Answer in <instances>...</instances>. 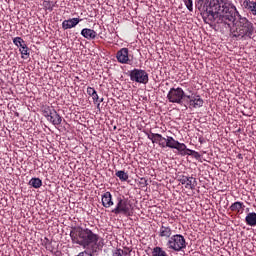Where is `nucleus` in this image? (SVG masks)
Here are the masks:
<instances>
[{"instance_id": "1", "label": "nucleus", "mask_w": 256, "mask_h": 256, "mask_svg": "<svg viewBox=\"0 0 256 256\" xmlns=\"http://www.w3.org/2000/svg\"><path fill=\"white\" fill-rule=\"evenodd\" d=\"M195 6L204 22L214 25L220 31L231 29V25L235 23L237 7L229 4L228 0H196Z\"/></svg>"}, {"instance_id": "2", "label": "nucleus", "mask_w": 256, "mask_h": 256, "mask_svg": "<svg viewBox=\"0 0 256 256\" xmlns=\"http://www.w3.org/2000/svg\"><path fill=\"white\" fill-rule=\"evenodd\" d=\"M235 25V29L231 28H224L228 29L235 39H253V35H255V26L253 22L249 21L247 17L241 16L239 11L235 14V20L232 23Z\"/></svg>"}, {"instance_id": "3", "label": "nucleus", "mask_w": 256, "mask_h": 256, "mask_svg": "<svg viewBox=\"0 0 256 256\" xmlns=\"http://www.w3.org/2000/svg\"><path fill=\"white\" fill-rule=\"evenodd\" d=\"M70 237L72 239V243L80 245L83 249H87V247L91 245H97L99 242V235L93 233L89 228L79 226L71 229Z\"/></svg>"}, {"instance_id": "4", "label": "nucleus", "mask_w": 256, "mask_h": 256, "mask_svg": "<svg viewBox=\"0 0 256 256\" xmlns=\"http://www.w3.org/2000/svg\"><path fill=\"white\" fill-rule=\"evenodd\" d=\"M116 207L112 210L114 215H124L125 217H131L133 215V205L131 201L127 199L117 198Z\"/></svg>"}, {"instance_id": "5", "label": "nucleus", "mask_w": 256, "mask_h": 256, "mask_svg": "<svg viewBox=\"0 0 256 256\" xmlns=\"http://www.w3.org/2000/svg\"><path fill=\"white\" fill-rule=\"evenodd\" d=\"M168 249H172V251H183L186 249L187 242L185 241V237L181 234H175L171 238H169L167 242Z\"/></svg>"}, {"instance_id": "6", "label": "nucleus", "mask_w": 256, "mask_h": 256, "mask_svg": "<svg viewBox=\"0 0 256 256\" xmlns=\"http://www.w3.org/2000/svg\"><path fill=\"white\" fill-rule=\"evenodd\" d=\"M130 80L134 83H140L142 85H147L149 83V74L143 69H133L129 73Z\"/></svg>"}, {"instance_id": "7", "label": "nucleus", "mask_w": 256, "mask_h": 256, "mask_svg": "<svg viewBox=\"0 0 256 256\" xmlns=\"http://www.w3.org/2000/svg\"><path fill=\"white\" fill-rule=\"evenodd\" d=\"M167 99L170 103H177L178 105H183V100L185 99V91L183 88H171L168 92Z\"/></svg>"}, {"instance_id": "8", "label": "nucleus", "mask_w": 256, "mask_h": 256, "mask_svg": "<svg viewBox=\"0 0 256 256\" xmlns=\"http://www.w3.org/2000/svg\"><path fill=\"white\" fill-rule=\"evenodd\" d=\"M116 59L118 63L122 65H131V59H129V48H122L116 53Z\"/></svg>"}, {"instance_id": "9", "label": "nucleus", "mask_w": 256, "mask_h": 256, "mask_svg": "<svg viewBox=\"0 0 256 256\" xmlns=\"http://www.w3.org/2000/svg\"><path fill=\"white\" fill-rule=\"evenodd\" d=\"M179 183H181V185H185V189H195V187H197V179L185 175L179 176L178 178Z\"/></svg>"}, {"instance_id": "10", "label": "nucleus", "mask_w": 256, "mask_h": 256, "mask_svg": "<svg viewBox=\"0 0 256 256\" xmlns=\"http://www.w3.org/2000/svg\"><path fill=\"white\" fill-rule=\"evenodd\" d=\"M173 235V228L167 223H162L158 231V237L161 239H171Z\"/></svg>"}, {"instance_id": "11", "label": "nucleus", "mask_w": 256, "mask_h": 256, "mask_svg": "<svg viewBox=\"0 0 256 256\" xmlns=\"http://www.w3.org/2000/svg\"><path fill=\"white\" fill-rule=\"evenodd\" d=\"M81 21L82 20L79 18H71L68 20H64L62 22V29H64V31H67V29H73V27H77V25H79Z\"/></svg>"}, {"instance_id": "12", "label": "nucleus", "mask_w": 256, "mask_h": 256, "mask_svg": "<svg viewBox=\"0 0 256 256\" xmlns=\"http://www.w3.org/2000/svg\"><path fill=\"white\" fill-rule=\"evenodd\" d=\"M148 139H150L152 143H157L159 147H161L162 149H165V142H161V141H165L166 139L165 137H163V135L158 133H152L148 135Z\"/></svg>"}, {"instance_id": "13", "label": "nucleus", "mask_w": 256, "mask_h": 256, "mask_svg": "<svg viewBox=\"0 0 256 256\" xmlns=\"http://www.w3.org/2000/svg\"><path fill=\"white\" fill-rule=\"evenodd\" d=\"M47 119L52 125H61L63 122V117L57 113L56 109H52V114Z\"/></svg>"}, {"instance_id": "14", "label": "nucleus", "mask_w": 256, "mask_h": 256, "mask_svg": "<svg viewBox=\"0 0 256 256\" xmlns=\"http://www.w3.org/2000/svg\"><path fill=\"white\" fill-rule=\"evenodd\" d=\"M102 205L106 209H109V207H112V205H113V196L111 195V192H106L102 195Z\"/></svg>"}, {"instance_id": "15", "label": "nucleus", "mask_w": 256, "mask_h": 256, "mask_svg": "<svg viewBox=\"0 0 256 256\" xmlns=\"http://www.w3.org/2000/svg\"><path fill=\"white\" fill-rule=\"evenodd\" d=\"M242 7L244 9H247L252 15L256 16V2H253L251 0H244L242 3Z\"/></svg>"}, {"instance_id": "16", "label": "nucleus", "mask_w": 256, "mask_h": 256, "mask_svg": "<svg viewBox=\"0 0 256 256\" xmlns=\"http://www.w3.org/2000/svg\"><path fill=\"white\" fill-rule=\"evenodd\" d=\"M81 35H82V37H84V39H88V40H92L97 37V33L95 32V30L90 29V28L82 29Z\"/></svg>"}, {"instance_id": "17", "label": "nucleus", "mask_w": 256, "mask_h": 256, "mask_svg": "<svg viewBox=\"0 0 256 256\" xmlns=\"http://www.w3.org/2000/svg\"><path fill=\"white\" fill-rule=\"evenodd\" d=\"M204 101L202 100L201 96L195 94L194 98L189 101L190 107H194V109H199V107H203Z\"/></svg>"}, {"instance_id": "18", "label": "nucleus", "mask_w": 256, "mask_h": 256, "mask_svg": "<svg viewBox=\"0 0 256 256\" xmlns=\"http://www.w3.org/2000/svg\"><path fill=\"white\" fill-rule=\"evenodd\" d=\"M245 223L246 225H249V227H256V213H248L245 217Z\"/></svg>"}, {"instance_id": "19", "label": "nucleus", "mask_w": 256, "mask_h": 256, "mask_svg": "<svg viewBox=\"0 0 256 256\" xmlns=\"http://www.w3.org/2000/svg\"><path fill=\"white\" fill-rule=\"evenodd\" d=\"M164 141H166L165 147H169V149H176L177 143H179V141L175 140V138L171 136H167Z\"/></svg>"}, {"instance_id": "20", "label": "nucleus", "mask_w": 256, "mask_h": 256, "mask_svg": "<svg viewBox=\"0 0 256 256\" xmlns=\"http://www.w3.org/2000/svg\"><path fill=\"white\" fill-rule=\"evenodd\" d=\"M244 207H245V204H243V202L237 201L230 206V211H234L235 213H243L241 209H243Z\"/></svg>"}, {"instance_id": "21", "label": "nucleus", "mask_w": 256, "mask_h": 256, "mask_svg": "<svg viewBox=\"0 0 256 256\" xmlns=\"http://www.w3.org/2000/svg\"><path fill=\"white\" fill-rule=\"evenodd\" d=\"M87 93L90 97H92L94 103H99V95L97 94V91L93 87L87 88Z\"/></svg>"}, {"instance_id": "22", "label": "nucleus", "mask_w": 256, "mask_h": 256, "mask_svg": "<svg viewBox=\"0 0 256 256\" xmlns=\"http://www.w3.org/2000/svg\"><path fill=\"white\" fill-rule=\"evenodd\" d=\"M29 185H31V187H34V189H40L43 186V181H41L40 178H32L29 181Z\"/></svg>"}, {"instance_id": "23", "label": "nucleus", "mask_w": 256, "mask_h": 256, "mask_svg": "<svg viewBox=\"0 0 256 256\" xmlns=\"http://www.w3.org/2000/svg\"><path fill=\"white\" fill-rule=\"evenodd\" d=\"M115 175L118 177V179H120V181H127L129 179V174L123 170L117 171Z\"/></svg>"}, {"instance_id": "24", "label": "nucleus", "mask_w": 256, "mask_h": 256, "mask_svg": "<svg viewBox=\"0 0 256 256\" xmlns=\"http://www.w3.org/2000/svg\"><path fill=\"white\" fill-rule=\"evenodd\" d=\"M129 253H131V250L129 248H125V250L121 249V248H118L115 252V255L116 256H127L129 255Z\"/></svg>"}, {"instance_id": "25", "label": "nucleus", "mask_w": 256, "mask_h": 256, "mask_svg": "<svg viewBox=\"0 0 256 256\" xmlns=\"http://www.w3.org/2000/svg\"><path fill=\"white\" fill-rule=\"evenodd\" d=\"M13 43L16 45V47H23V45H25V40H23L21 37H15L13 39Z\"/></svg>"}, {"instance_id": "26", "label": "nucleus", "mask_w": 256, "mask_h": 256, "mask_svg": "<svg viewBox=\"0 0 256 256\" xmlns=\"http://www.w3.org/2000/svg\"><path fill=\"white\" fill-rule=\"evenodd\" d=\"M42 113H43L44 117H46V119H48V117H50L51 114L53 113V109H51L49 106H45L42 110Z\"/></svg>"}, {"instance_id": "27", "label": "nucleus", "mask_w": 256, "mask_h": 256, "mask_svg": "<svg viewBox=\"0 0 256 256\" xmlns=\"http://www.w3.org/2000/svg\"><path fill=\"white\" fill-rule=\"evenodd\" d=\"M175 149H177V151H179L182 154V153H185V151L187 150V145H185V143L178 142L176 144Z\"/></svg>"}, {"instance_id": "28", "label": "nucleus", "mask_w": 256, "mask_h": 256, "mask_svg": "<svg viewBox=\"0 0 256 256\" xmlns=\"http://www.w3.org/2000/svg\"><path fill=\"white\" fill-rule=\"evenodd\" d=\"M188 11L193 12V0H182Z\"/></svg>"}, {"instance_id": "29", "label": "nucleus", "mask_w": 256, "mask_h": 256, "mask_svg": "<svg viewBox=\"0 0 256 256\" xmlns=\"http://www.w3.org/2000/svg\"><path fill=\"white\" fill-rule=\"evenodd\" d=\"M45 249H47V251H50L51 253H53L54 249L53 245L51 244V241H49V239L46 238V242H45Z\"/></svg>"}, {"instance_id": "30", "label": "nucleus", "mask_w": 256, "mask_h": 256, "mask_svg": "<svg viewBox=\"0 0 256 256\" xmlns=\"http://www.w3.org/2000/svg\"><path fill=\"white\" fill-rule=\"evenodd\" d=\"M43 5H44V7H45L46 9H48V11H53L54 5L51 4V2H49V1H44V2H43Z\"/></svg>"}, {"instance_id": "31", "label": "nucleus", "mask_w": 256, "mask_h": 256, "mask_svg": "<svg viewBox=\"0 0 256 256\" xmlns=\"http://www.w3.org/2000/svg\"><path fill=\"white\" fill-rule=\"evenodd\" d=\"M27 51H28L27 44H23V46H21V49H20L21 55H29V52Z\"/></svg>"}, {"instance_id": "32", "label": "nucleus", "mask_w": 256, "mask_h": 256, "mask_svg": "<svg viewBox=\"0 0 256 256\" xmlns=\"http://www.w3.org/2000/svg\"><path fill=\"white\" fill-rule=\"evenodd\" d=\"M191 156L193 157V158H195V159H201V154H199V152H197V151H193V152H191Z\"/></svg>"}, {"instance_id": "33", "label": "nucleus", "mask_w": 256, "mask_h": 256, "mask_svg": "<svg viewBox=\"0 0 256 256\" xmlns=\"http://www.w3.org/2000/svg\"><path fill=\"white\" fill-rule=\"evenodd\" d=\"M194 97H195L194 93H192L191 95H186L185 94L184 99H188V103H189V101L193 100Z\"/></svg>"}, {"instance_id": "34", "label": "nucleus", "mask_w": 256, "mask_h": 256, "mask_svg": "<svg viewBox=\"0 0 256 256\" xmlns=\"http://www.w3.org/2000/svg\"><path fill=\"white\" fill-rule=\"evenodd\" d=\"M195 150H191L189 148H186V150H184V153H182L183 156L185 155H192L191 152H194Z\"/></svg>"}, {"instance_id": "35", "label": "nucleus", "mask_w": 256, "mask_h": 256, "mask_svg": "<svg viewBox=\"0 0 256 256\" xmlns=\"http://www.w3.org/2000/svg\"><path fill=\"white\" fill-rule=\"evenodd\" d=\"M140 185H144V187H147V179L141 178L140 179Z\"/></svg>"}, {"instance_id": "36", "label": "nucleus", "mask_w": 256, "mask_h": 256, "mask_svg": "<svg viewBox=\"0 0 256 256\" xmlns=\"http://www.w3.org/2000/svg\"><path fill=\"white\" fill-rule=\"evenodd\" d=\"M100 103H103V98L99 99V97H98V107H99Z\"/></svg>"}, {"instance_id": "37", "label": "nucleus", "mask_w": 256, "mask_h": 256, "mask_svg": "<svg viewBox=\"0 0 256 256\" xmlns=\"http://www.w3.org/2000/svg\"><path fill=\"white\" fill-rule=\"evenodd\" d=\"M161 143H167V141H165V140H161Z\"/></svg>"}, {"instance_id": "38", "label": "nucleus", "mask_w": 256, "mask_h": 256, "mask_svg": "<svg viewBox=\"0 0 256 256\" xmlns=\"http://www.w3.org/2000/svg\"><path fill=\"white\" fill-rule=\"evenodd\" d=\"M246 211H249V208H247Z\"/></svg>"}]
</instances>
